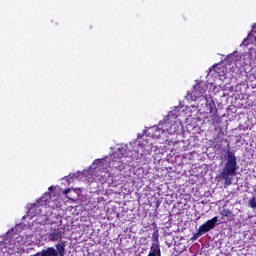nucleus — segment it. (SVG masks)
Instances as JSON below:
<instances>
[{"mask_svg": "<svg viewBox=\"0 0 256 256\" xmlns=\"http://www.w3.org/2000/svg\"><path fill=\"white\" fill-rule=\"evenodd\" d=\"M40 256H59V253L54 247H48L40 251Z\"/></svg>", "mask_w": 256, "mask_h": 256, "instance_id": "nucleus-9", "label": "nucleus"}, {"mask_svg": "<svg viewBox=\"0 0 256 256\" xmlns=\"http://www.w3.org/2000/svg\"><path fill=\"white\" fill-rule=\"evenodd\" d=\"M0 256H1V254H0Z\"/></svg>", "mask_w": 256, "mask_h": 256, "instance_id": "nucleus-23", "label": "nucleus"}, {"mask_svg": "<svg viewBox=\"0 0 256 256\" xmlns=\"http://www.w3.org/2000/svg\"><path fill=\"white\" fill-rule=\"evenodd\" d=\"M152 246L147 256H161V246H159V230H155L152 234Z\"/></svg>", "mask_w": 256, "mask_h": 256, "instance_id": "nucleus-3", "label": "nucleus"}, {"mask_svg": "<svg viewBox=\"0 0 256 256\" xmlns=\"http://www.w3.org/2000/svg\"><path fill=\"white\" fill-rule=\"evenodd\" d=\"M252 32H253V33H256V26L253 27Z\"/></svg>", "mask_w": 256, "mask_h": 256, "instance_id": "nucleus-20", "label": "nucleus"}, {"mask_svg": "<svg viewBox=\"0 0 256 256\" xmlns=\"http://www.w3.org/2000/svg\"><path fill=\"white\" fill-rule=\"evenodd\" d=\"M194 87L198 89L199 93L202 95L207 91V84H205V82H199Z\"/></svg>", "mask_w": 256, "mask_h": 256, "instance_id": "nucleus-11", "label": "nucleus"}, {"mask_svg": "<svg viewBox=\"0 0 256 256\" xmlns=\"http://www.w3.org/2000/svg\"><path fill=\"white\" fill-rule=\"evenodd\" d=\"M215 67H217V66H213V69H215Z\"/></svg>", "mask_w": 256, "mask_h": 256, "instance_id": "nucleus-22", "label": "nucleus"}, {"mask_svg": "<svg viewBox=\"0 0 256 256\" xmlns=\"http://www.w3.org/2000/svg\"><path fill=\"white\" fill-rule=\"evenodd\" d=\"M56 247V252L58 253V256H65L66 255V250L65 248L67 247V241H61L60 243H57L55 245Z\"/></svg>", "mask_w": 256, "mask_h": 256, "instance_id": "nucleus-8", "label": "nucleus"}, {"mask_svg": "<svg viewBox=\"0 0 256 256\" xmlns=\"http://www.w3.org/2000/svg\"><path fill=\"white\" fill-rule=\"evenodd\" d=\"M206 101V111L207 113H217V107L215 106V102L207 100V97H205Z\"/></svg>", "mask_w": 256, "mask_h": 256, "instance_id": "nucleus-10", "label": "nucleus"}, {"mask_svg": "<svg viewBox=\"0 0 256 256\" xmlns=\"http://www.w3.org/2000/svg\"><path fill=\"white\" fill-rule=\"evenodd\" d=\"M51 201V193L46 192L39 200L38 203H44L47 205Z\"/></svg>", "mask_w": 256, "mask_h": 256, "instance_id": "nucleus-12", "label": "nucleus"}, {"mask_svg": "<svg viewBox=\"0 0 256 256\" xmlns=\"http://www.w3.org/2000/svg\"><path fill=\"white\" fill-rule=\"evenodd\" d=\"M69 193H71V189H69V188L64 191L65 195H69Z\"/></svg>", "mask_w": 256, "mask_h": 256, "instance_id": "nucleus-18", "label": "nucleus"}, {"mask_svg": "<svg viewBox=\"0 0 256 256\" xmlns=\"http://www.w3.org/2000/svg\"><path fill=\"white\" fill-rule=\"evenodd\" d=\"M220 215L222 217H231V215H233V212L227 208L222 209V211L220 212Z\"/></svg>", "mask_w": 256, "mask_h": 256, "instance_id": "nucleus-13", "label": "nucleus"}, {"mask_svg": "<svg viewBox=\"0 0 256 256\" xmlns=\"http://www.w3.org/2000/svg\"><path fill=\"white\" fill-rule=\"evenodd\" d=\"M249 206H250L252 209H256V198H255V197L250 198V200H249Z\"/></svg>", "mask_w": 256, "mask_h": 256, "instance_id": "nucleus-15", "label": "nucleus"}, {"mask_svg": "<svg viewBox=\"0 0 256 256\" xmlns=\"http://www.w3.org/2000/svg\"><path fill=\"white\" fill-rule=\"evenodd\" d=\"M217 221H219V217L215 216L212 219L206 221L204 224H202L198 230H200L202 235H205V233H209L212 229H215V225H217Z\"/></svg>", "mask_w": 256, "mask_h": 256, "instance_id": "nucleus-5", "label": "nucleus"}, {"mask_svg": "<svg viewBox=\"0 0 256 256\" xmlns=\"http://www.w3.org/2000/svg\"><path fill=\"white\" fill-rule=\"evenodd\" d=\"M43 225H53V222H51V220H49V218H45L44 221H42Z\"/></svg>", "mask_w": 256, "mask_h": 256, "instance_id": "nucleus-17", "label": "nucleus"}, {"mask_svg": "<svg viewBox=\"0 0 256 256\" xmlns=\"http://www.w3.org/2000/svg\"><path fill=\"white\" fill-rule=\"evenodd\" d=\"M201 235H203V234H202L201 230L198 229V231L193 235L192 239L195 241V240L199 239V237H201Z\"/></svg>", "mask_w": 256, "mask_h": 256, "instance_id": "nucleus-16", "label": "nucleus"}, {"mask_svg": "<svg viewBox=\"0 0 256 256\" xmlns=\"http://www.w3.org/2000/svg\"><path fill=\"white\" fill-rule=\"evenodd\" d=\"M201 97H203L202 92H199L194 86L192 91H188L186 99H188V101H197V99H201Z\"/></svg>", "mask_w": 256, "mask_h": 256, "instance_id": "nucleus-7", "label": "nucleus"}, {"mask_svg": "<svg viewBox=\"0 0 256 256\" xmlns=\"http://www.w3.org/2000/svg\"><path fill=\"white\" fill-rule=\"evenodd\" d=\"M163 133H165V129L157 126L150 128L148 131V135L152 137V139H159Z\"/></svg>", "mask_w": 256, "mask_h": 256, "instance_id": "nucleus-6", "label": "nucleus"}, {"mask_svg": "<svg viewBox=\"0 0 256 256\" xmlns=\"http://www.w3.org/2000/svg\"><path fill=\"white\" fill-rule=\"evenodd\" d=\"M226 155V163L218 177L220 181H224L225 187H229L230 185H233V179L237 176L239 166L237 165V156H235L233 150L228 149Z\"/></svg>", "mask_w": 256, "mask_h": 256, "instance_id": "nucleus-1", "label": "nucleus"}, {"mask_svg": "<svg viewBox=\"0 0 256 256\" xmlns=\"http://www.w3.org/2000/svg\"><path fill=\"white\" fill-rule=\"evenodd\" d=\"M164 125L167 127V125H169V122H167V121L164 122Z\"/></svg>", "mask_w": 256, "mask_h": 256, "instance_id": "nucleus-21", "label": "nucleus"}, {"mask_svg": "<svg viewBox=\"0 0 256 256\" xmlns=\"http://www.w3.org/2000/svg\"><path fill=\"white\" fill-rule=\"evenodd\" d=\"M64 234L65 231H63V227H51V232L48 234V239L49 241L52 242L61 241V239H63Z\"/></svg>", "mask_w": 256, "mask_h": 256, "instance_id": "nucleus-4", "label": "nucleus"}, {"mask_svg": "<svg viewBox=\"0 0 256 256\" xmlns=\"http://www.w3.org/2000/svg\"><path fill=\"white\" fill-rule=\"evenodd\" d=\"M37 207V204L32 205L30 211H33V208Z\"/></svg>", "mask_w": 256, "mask_h": 256, "instance_id": "nucleus-19", "label": "nucleus"}, {"mask_svg": "<svg viewBox=\"0 0 256 256\" xmlns=\"http://www.w3.org/2000/svg\"><path fill=\"white\" fill-rule=\"evenodd\" d=\"M178 116H179V111L178 110H172L168 114V117H174V119H177Z\"/></svg>", "mask_w": 256, "mask_h": 256, "instance_id": "nucleus-14", "label": "nucleus"}, {"mask_svg": "<svg viewBox=\"0 0 256 256\" xmlns=\"http://www.w3.org/2000/svg\"><path fill=\"white\" fill-rule=\"evenodd\" d=\"M121 157H123V153L121 151L112 153L108 161V167L110 169H115L116 171H123L125 166H123V160H121Z\"/></svg>", "mask_w": 256, "mask_h": 256, "instance_id": "nucleus-2", "label": "nucleus"}]
</instances>
